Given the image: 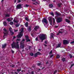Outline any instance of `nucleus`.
<instances>
[{
  "label": "nucleus",
  "mask_w": 74,
  "mask_h": 74,
  "mask_svg": "<svg viewBox=\"0 0 74 74\" xmlns=\"http://www.w3.org/2000/svg\"><path fill=\"white\" fill-rule=\"evenodd\" d=\"M52 51L51 50V52H50L49 53V54H50V55H51V54H52Z\"/></svg>",
  "instance_id": "obj_39"
},
{
  "label": "nucleus",
  "mask_w": 74,
  "mask_h": 74,
  "mask_svg": "<svg viewBox=\"0 0 74 74\" xmlns=\"http://www.w3.org/2000/svg\"><path fill=\"white\" fill-rule=\"evenodd\" d=\"M48 62L47 61L46 62V64H48Z\"/></svg>",
  "instance_id": "obj_61"
},
{
  "label": "nucleus",
  "mask_w": 74,
  "mask_h": 74,
  "mask_svg": "<svg viewBox=\"0 0 74 74\" xmlns=\"http://www.w3.org/2000/svg\"><path fill=\"white\" fill-rule=\"evenodd\" d=\"M10 14H5V17H10Z\"/></svg>",
  "instance_id": "obj_16"
},
{
  "label": "nucleus",
  "mask_w": 74,
  "mask_h": 74,
  "mask_svg": "<svg viewBox=\"0 0 74 74\" xmlns=\"http://www.w3.org/2000/svg\"><path fill=\"white\" fill-rule=\"evenodd\" d=\"M36 4H38L40 3V2L39 1H38V2H36Z\"/></svg>",
  "instance_id": "obj_46"
},
{
  "label": "nucleus",
  "mask_w": 74,
  "mask_h": 74,
  "mask_svg": "<svg viewBox=\"0 0 74 74\" xmlns=\"http://www.w3.org/2000/svg\"><path fill=\"white\" fill-rule=\"evenodd\" d=\"M62 3H60V4H58V6L59 7H60V5H62Z\"/></svg>",
  "instance_id": "obj_43"
},
{
  "label": "nucleus",
  "mask_w": 74,
  "mask_h": 74,
  "mask_svg": "<svg viewBox=\"0 0 74 74\" xmlns=\"http://www.w3.org/2000/svg\"><path fill=\"white\" fill-rule=\"evenodd\" d=\"M74 65V64H73L71 65V67H73V66Z\"/></svg>",
  "instance_id": "obj_42"
},
{
  "label": "nucleus",
  "mask_w": 74,
  "mask_h": 74,
  "mask_svg": "<svg viewBox=\"0 0 74 74\" xmlns=\"http://www.w3.org/2000/svg\"><path fill=\"white\" fill-rule=\"evenodd\" d=\"M3 30H4L3 33L4 34V35L3 36V38H5V36H7V35L8 31H7L6 30V29H5V28H4Z\"/></svg>",
  "instance_id": "obj_5"
},
{
  "label": "nucleus",
  "mask_w": 74,
  "mask_h": 74,
  "mask_svg": "<svg viewBox=\"0 0 74 74\" xmlns=\"http://www.w3.org/2000/svg\"><path fill=\"white\" fill-rule=\"evenodd\" d=\"M45 44H47V41H45Z\"/></svg>",
  "instance_id": "obj_51"
},
{
  "label": "nucleus",
  "mask_w": 74,
  "mask_h": 74,
  "mask_svg": "<svg viewBox=\"0 0 74 74\" xmlns=\"http://www.w3.org/2000/svg\"><path fill=\"white\" fill-rule=\"evenodd\" d=\"M48 19L49 21V22H50V23L51 25H52V18H51V17H49L48 18Z\"/></svg>",
  "instance_id": "obj_9"
},
{
  "label": "nucleus",
  "mask_w": 74,
  "mask_h": 74,
  "mask_svg": "<svg viewBox=\"0 0 74 74\" xmlns=\"http://www.w3.org/2000/svg\"><path fill=\"white\" fill-rule=\"evenodd\" d=\"M29 32L31 31V27H29V28L28 29Z\"/></svg>",
  "instance_id": "obj_29"
},
{
  "label": "nucleus",
  "mask_w": 74,
  "mask_h": 74,
  "mask_svg": "<svg viewBox=\"0 0 74 74\" xmlns=\"http://www.w3.org/2000/svg\"><path fill=\"white\" fill-rule=\"evenodd\" d=\"M37 65H38V66H40L41 65V63H38Z\"/></svg>",
  "instance_id": "obj_40"
},
{
  "label": "nucleus",
  "mask_w": 74,
  "mask_h": 74,
  "mask_svg": "<svg viewBox=\"0 0 74 74\" xmlns=\"http://www.w3.org/2000/svg\"><path fill=\"white\" fill-rule=\"evenodd\" d=\"M53 36H54V34H52V33L51 34V38H53Z\"/></svg>",
  "instance_id": "obj_20"
},
{
  "label": "nucleus",
  "mask_w": 74,
  "mask_h": 74,
  "mask_svg": "<svg viewBox=\"0 0 74 74\" xmlns=\"http://www.w3.org/2000/svg\"><path fill=\"white\" fill-rule=\"evenodd\" d=\"M42 22L43 23H45L46 24L48 23V21H47V20L45 18H44L42 20Z\"/></svg>",
  "instance_id": "obj_8"
},
{
  "label": "nucleus",
  "mask_w": 74,
  "mask_h": 74,
  "mask_svg": "<svg viewBox=\"0 0 74 74\" xmlns=\"http://www.w3.org/2000/svg\"><path fill=\"white\" fill-rule=\"evenodd\" d=\"M50 15H52V16H54V14L53 13H50Z\"/></svg>",
  "instance_id": "obj_35"
},
{
  "label": "nucleus",
  "mask_w": 74,
  "mask_h": 74,
  "mask_svg": "<svg viewBox=\"0 0 74 74\" xmlns=\"http://www.w3.org/2000/svg\"><path fill=\"white\" fill-rule=\"evenodd\" d=\"M38 51H41V49H38Z\"/></svg>",
  "instance_id": "obj_62"
},
{
  "label": "nucleus",
  "mask_w": 74,
  "mask_h": 74,
  "mask_svg": "<svg viewBox=\"0 0 74 74\" xmlns=\"http://www.w3.org/2000/svg\"><path fill=\"white\" fill-rule=\"evenodd\" d=\"M61 45V43H60L58 44V46H57V48H59L60 47V45Z\"/></svg>",
  "instance_id": "obj_18"
},
{
  "label": "nucleus",
  "mask_w": 74,
  "mask_h": 74,
  "mask_svg": "<svg viewBox=\"0 0 74 74\" xmlns=\"http://www.w3.org/2000/svg\"><path fill=\"white\" fill-rule=\"evenodd\" d=\"M36 53L38 55H41V53H40V52H37Z\"/></svg>",
  "instance_id": "obj_34"
},
{
  "label": "nucleus",
  "mask_w": 74,
  "mask_h": 74,
  "mask_svg": "<svg viewBox=\"0 0 74 74\" xmlns=\"http://www.w3.org/2000/svg\"><path fill=\"white\" fill-rule=\"evenodd\" d=\"M25 6H26V7H28V6H29V5H26Z\"/></svg>",
  "instance_id": "obj_53"
},
{
  "label": "nucleus",
  "mask_w": 74,
  "mask_h": 74,
  "mask_svg": "<svg viewBox=\"0 0 74 74\" xmlns=\"http://www.w3.org/2000/svg\"><path fill=\"white\" fill-rule=\"evenodd\" d=\"M14 22H16V23H17V22H18V20H15V19H14Z\"/></svg>",
  "instance_id": "obj_30"
},
{
  "label": "nucleus",
  "mask_w": 74,
  "mask_h": 74,
  "mask_svg": "<svg viewBox=\"0 0 74 74\" xmlns=\"http://www.w3.org/2000/svg\"><path fill=\"white\" fill-rule=\"evenodd\" d=\"M65 21H66V22H67L68 23H70V21L67 19H65Z\"/></svg>",
  "instance_id": "obj_17"
},
{
  "label": "nucleus",
  "mask_w": 74,
  "mask_h": 74,
  "mask_svg": "<svg viewBox=\"0 0 74 74\" xmlns=\"http://www.w3.org/2000/svg\"><path fill=\"white\" fill-rule=\"evenodd\" d=\"M25 19L26 21H29V18L27 17L25 18Z\"/></svg>",
  "instance_id": "obj_28"
},
{
  "label": "nucleus",
  "mask_w": 74,
  "mask_h": 74,
  "mask_svg": "<svg viewBox=\"0 0 74 74\" xmlns=\"http://www.w3.org/2000/svg\"><path fill=\"white\" fill-rule=\"evenodd\" d=\"M33 1H35V0H32Z\"/></svg>",
  "instance_id": "obj_64"
},
{
  "label": "nucleus",
  "mask_w": 74,
  "mask_h": 74,
  "mask_svg": "<svg viewBox=\"0 0 74 74\" xmlns=\"http://www.w3.org/2000/svg\"><path fill=\"white\" fill-rule=\"evenodd\" d=\"M7 21H8V22H11V20L10 19V18H8L7 19Z\"/></svg>",
  "instance_id": "obj_19"
},
{
  "label": "nucleus",
  "mask_w": 74,
  "mask_h": 74,
  "mask_svg": "<svg viewBox=\"0 0 74 74\" xmlns=\"http://www.w3.org/2000/svg\"><path fill=\"white\" fill-rule=\"evenodd\" d=\"M63 44L64 45L66 44H67L69 43V41L68 40H64L63 42Z\"/></svg>",
  "instance_id": "obj_7"
},
{
  "label": "nucleus",
  "mask_w": 74,
  "mask_h": 74,
  "mask_svg": "<svg viewBox=\"0 0 74 74\" xmlns=\"http://www.w3.org/2000/svg\"><path fill=\"white\" fill-rule=\"evenodd\" d=\"M22 72H25V71L24 70H23V71H22Z\"/></svg>",
  "instance_id": "obj_56"
},
{
  "label": "nucleus",
  "mask_w": 74,
  "mask_h": 74,
  "mask_svg": "<svg viewBox=\"0 0 74 74\" xmlns=\"http://www.w3.org/2000/svg\"><path fill=\"white\" fill-rule=\"evenodd\" d=\"M10 19L11 21H12V19H13V18H10Z\"/></svg>",
  "instance_id": "obj_54"
},
{
  "label": "nucleus",
  "mask_w": 74,
  "mask_h": 74,
  "mask_svg": "<svg viewBox=\"0 0 74 74\" xmlns=\"http://www.w3.org/2000/svg\"><path fill=\"white\" fill-rule=\"evenodd\" d=\"M20 34L17 36L18 38H21L23 36V28H22L20 30Z\"/></svg>",
  "instance_id": "obj_2"
},
{
  "label": "nucleus",
  "mask_w": 74,
  "mask_h": 74,
  "mask_svg": "<svg viewBox=\"0 0 74 74\" xmlns=\"http://www.w3.org/2000/svg\"><path fill=\"white\" fill-rule=\"evenodd\" d=\"M3 1H4V0H2L1 2H3Z\"/></svg>",
  "instance_id": "obj_60"
},
{
  "label": "nucleus",
  "mask_w": 74,
  "mask_h": 74,
  "mask_svg": "<svg viewBox=\"0 0 74 74\" xmlns=\"http://www.w3.org/2000/svg\"><path fill=\"white\" fill-rule=\"evenodd\" d=\"M25 40L27 41V42L30 41V40L29 39V37H28V36H25Z\"/></svg>",
  "instance_id": "obj_10"
},
{
  "label": "nucleus",
  "mask_w": 74,
  "mask_h": 74,
  "mask_svg": "<svg viewBox=\"0 0 74 74\" xmlns=\"http://www.w3.org/2000/svg\"><path fill=\"white\" fill-rule=\"evenodd\" d=\"M30 48H31V47H29V49H30Z\"/></svg>",
  "instance_id": "obj_63"
},
{
  "label": "nucleus",
  "mask_w": 74,
  "mask_h": 74,
  "mask_svg": "<svg viewBox=\"0 0 74 74\" xmlns=\"http://www.w3.org/2000/svg\"><path fill=\"white\" fill-rule=\"evenodd\" d=\"M35 40H36V41H37L38 40V38H36L35 39Z\"/></svg>",
  "instance_id": "obj_49"
},
{
  "label": "nucleus",
  "mask_w": 74,
  "mask_h": 74,
  "mask_svg": "<svg viewBox=\"0 0 74 74\" xmlns=\"http://www.w3.org/2000/svg\"><path fill=\"white\" fill-rule=\"evenodd\" d=\"M32 74H34V72H32Z\"/></svg>",
  "instance_id": "obj_57"
},
{
  "label": "nucleus",
  "mask_w": 74,
  "mask_h": 74,
  "mask_svg": "<svg viewBox=\"0 0 74 74\" xmlns=\"http://www.w3.org/2000/svg\"><path fill=\"white\" fill-rule=\"evenodd\" d=\"M65 60H66V59H65V58H63L62 59V60L63 62H64Z\"/></svg>",
  "instance_id": "obj_33"
},
{
  "label": "nucleus",
  "mask_w": 74,
  "mask_h": 74,
  "mask_svg": "<svg viewBox=\"0 0 74 74\" xmlns=\"http://www.w3.org/2000/svg\"><path fill=\"white\" fill-rule=\"evenodd\" d=\"M21 71V69L17 70V72L18 73H19V71Z\"/></svg>",
  "instance_id": "obj_36"
},
{
  "label": "nucleus",
  "mask_w": 74,
  "mask_h": 74,
  "mask_svg": "<svg viewBox=\"0 0 74 74\" xmlns=\"http://www.w3.org/2000/svg\"><path fill=\"white\" fill-rule=\"evenodd\" d=\"M69 56H70L71 58L73 57V56H72V55L71 54L69 55Z\"/></svg>",
  "instance_id": "obj_41"
},
{
  "label": "nucleus",
  "mask_w": 74,
  "mask_h": 74,
  "mask_svg": "<svg viewBox=\"0 0 74 74\" xmlns=\"http://www.w3.org/2000/svg\"><path fill=\"white\" fill-rule=\"evenodd\" d=\"M25 25L26 27H27L28 26V23L26 22Z\"/></svg>",
  "instance_id": "obj_22"
},
{
  "label": "nucleus",
  "mask_w": 74,
  "mask_h": 74,
  "mask_svg": "<svg viewBox=\"0 0 74 74\" xmlns=\"http://www.w3.org/2000/svg\"><path fill=\"white\" fill-rule=\"evenodd\" d=\"M56 57H57V58L58 59H59V58H60V56H59V55H57Z\"/></svg>",
  "instance_id": "obj_32"
},
{
  "label": "nucleus",
  "mask_w": 74,
  "mask_h": 74,
  "mask_svg": "<svg viewBox=\"0 0 74 74\" xmlns=\"http://www.w3.org/2000/svg\"><path fill=\"white\" fill-rule=\"evenodd\" d=\"M30 55L31 56H33V55H34V54H33V53H30Z\"/></svg>",
  "instance_id": "obj_38"
},
{
  "label": "nucleus",
  "mask_w": 74,
  "mask_h": 74,
  "mask_svg": "<svg viewBox=\"0 0 74 74\" xmlns=\"http://www.w3.org/2000/svg\"><path fill=\"white\" fill-rule=\"evenodd\" d=\"M16 0H14V3H16Z\"/></svg>",
  "instance_id": "obj_58"
},
{
  "label": "nucleus",
  "mask_w": 74,
  "mask_h": 74,
  "mask_svg": "<svg viewBox=\"0 0 74 74\" xmlns=\"http://www.w3.org/2000/svg\"><path fill=\"white\" fill-rule=\"evenodd\" d=\"M3 24L4 26H7V23H6V22H5V21H4L3 23Z\"/></svg>",
  "instance_id": "obj_21"
},
{
  "label": "nucleus",
  "mask_w": 74,
  "mask_h": 74,
  "mask_svg": "<svg viewBox=\"0 0 74 74\" xmlns=\"http://www.w3.org/2000/svg\"><path fill=\"white\" fill-rule=\"evenodd\" d=\"M38 54L37 53H35L34 55V57H37Z\"/></svg>",
  "instance_id": "obj_25"
},
{
  "label": "nucleus",
  "mask_w": 74,
  "mask_h": 74,
  "mask_svg": "<svg viewBox=\"0 0 74 74\" xmlns=\"http://www.w3.org/2000/svg\"><path fill=\"white\" fill-rule=\"evenodd\" d=\"M56 72H57V70H56L55 71L54 73V74H55V73H56Z\"/></svg>",
  "instance_id": "obj_47"
},
{
  "label": "nucleus",
  "mask_w": 74,
  "mask_h": 74,
  "mask_svg": "<svg viewBox=\"0 0 74 74\" xmlns=\"http://www.w3.org/2000/svg\"><path fill=\"white\" fill-rule=\"evenodd\" d=\"M12 53H14V51L12 50Z\"/></svg>",
  "instance_id": "obj_48"
},
{
  "label": "nucleus",
  "mask_w": 74,
  "mask_h": 74,
  "mask_svg": "<svg viewBox=\"0 0 74 74\" xmlns=\"http://www.w3.org/2000/svg\"><path fill=\"white\" fill-rule=\"evenodd\" d=\"M19 25L20 24H15V26L16 27H18Z\"/></svg>",
  "instance_id": "obj_23"
},
{
  "label": "nucleus",
  "mask_w": 74,
  "mask_h": 74,
  "mask_svg": "<svg viewBox=\"0 0 74 74\" xmlns=\"http://www.w3.org/2000/svg\"><path fill=\"white\" fill-rule=\"evenodd\" d=\"M10 24L12 25H13V24H14V23H13V22H11L10 23Z\"/></svg>",
  "instance_id": "obj_37"
},
{
  "label": "nucleus",
  "mask_w": 74,
  "mask_h": 74,
  "mask_svg": "<svg viewBox=\"0 0 74 74\" xmlns=\"http://www.w3.org/2000/svg\"><path fill=\"white\" fill-rule=\"evenodd\" d=\"M33 31L32 32H31V34L32 35V37H33V34H34V33H33Z\"/></svg>",
  "instance_id": "obj_27"
},
{
  "label": "nucleus",
  "mask_w": 74,
  "mask_h": 74,
  "mask_svg": "<svg viewBox=\"0 0 74 74\" xmlns=\"http://www.w3.org/2000/svg\"><path fill=\"white\" fill-rule=\"evenodd\" d=\"M57 21L58 22H60V21H62V18H57Z\"/></svg>",
  "instance_id": "obj_12"
},
{
  "label": "nucleus",
  "mask_w": 74,
  "mask_h": 74,
  "mask_svg": "<svg viewBox=\"0 0 74 74\" xmlns=\"http://www.w3.org/2000/svg\"><path fill=\"white\" fill-rule=\"evenodd\" d=\"M55 15H57V16L58 15H59V13H58L57 12H55Z\"/></svg>",
  "instance_id": "obj_26"
},
{
  "label": "nucleus",
  "mask_w": 74,
  "mask_h": 74,
  "mask_svg": "<svg viewBox=\"0 0 74 74\" xmlns=\"http://www.w3.org/2000/svg\"><path fill=\"white\" fill-rule=\"evenodd\" d=\"M64 31V30L62 29H60L59 31V33L57 34V35H59L60 34H62V33Z\"/></svg>",
  "instance_id": "obj_6"
},
{
  "label": "nucleus",
  "mask_w": 74,
  "mask_h": 74,
  "mask_svg": "<svg viewBox=\"0 0 74 74\" xmlns=\"http://www.w3.org/2000/svg\"><path fill=\"white\" fill-rule=\"evenodd\" d=\"M53 24L54 25V23L55 22V18H53Z\"/></svg>",
  "instance_id": "obj_31"
},
{
  "label": "nucleus",
  "mask_w": 74,
  "mask_h": 74,
  "mask_svg": "<svg viewBox=\"0 0 74 74\" xmlns=\"http://www.w3.org/2000/svg\"><path fill=\"white\" fill-rule=\"evenodd\" d=\"M15 74H18V73H16V72H15Z\"/></svg>",
  "instance_id": "obj_59"
},
{
  "label": "nucleus",
  "mask_w": 74,
  "mask_h": 74,
  "mask_svg": "<svg viewBox=\"0 0 74 74\" xmlns=\"http://www.w3.org/2000/svg\"><path fill=\"white\" fill-rule=\"evenodd\" d=\"M52 56H53V55H51V56L50 58H52Z\"/></svg>",
  "instance_id": "obj_52"
},
{
  "label": "nucleus",
  "mask_w": 74,
  "mask_h": 74,
  "mask_svg": "<svg viewBox=\"0 0 74 74\" xmlns=\"http://www.w3.org/2000/svg\"><path fill=\"white\" fill-rule=\"evenodd\" d=\"M16 37L15 36H14L13 37V39H15V38Z\"/></svg>",
  "instance_id": "obj_55"
},
{
  "label": "nucleus",
  "mask_w": 74,
  "mask_h": 74,
  "mask_svg": "<svg viewBox=\"0 0 74 74\" xmlns=\"http://www.w3.org/2000/svg\"><path fill=\"white\" fill-rule=\"evenodd\" d=\"M18 29L17 30H14V32H18Z\"/></svg>",
  "instance_id": "obj_45"
},
{
  "label": "nucleus",
  "mask_w": 74,
  "mask_h": 74,
  "mask_svg": "<svg viewBox=\"0 0 74 74\" xmlns=\"http://www.w3.org/2000/svg\"><path fill=\"white\" fill-rule=\"evenodd\" d=\"M18 3H20L21 2V0H17Z\"/></svg>",
  "instance_id": "obj_44"
},
{
  "label": "nucleus",
  "mask_w": 74,
  "mask_h": 74,
  "mask_svg": "<svg viewBox=\"0 0 74 74\" xmlns=\"http://www.w3.org/2000/svg\"><path fill=\"white\" fill-rule=\"evenodd\" d=\"M53 5L52 4H50L49 5V6L50 8H52V7H53Z\"/></svg>",
  "instance_id": "obj_24"
},
{
  "label": "nucleus",
  "mask_w": 74,
  "mask_h": 74,
  "mask_svg": "<svg viewBox=\"0 0 74 74\" xmlns=\"http://www.w3.org/2000/svg\"><path fill=\"white\" fill-rule=\"evenodd\" d=\"M9 30H10V32H11V33H12V34H14V32H12V31L13 30H12V28H11V27H10L9 28Z\"/></svg>",
  "instance_id": "obj_13"
},
{
  "label": "nucleus",
  "mask_w": 74,
  "mask_h": 74,
  "mask_svg": "<svg viewBox=\"0 0 74 74\" xmlns=\"http://www.w3.org/2000/svg\"><path fill=\"white\" fill-rule=\"evenodd\" d=\"M55 27L56 28L58 27V26H55Z\"/></svg>",
  "instance_id": "obj_50"
},
{
  "label": "nucleus",
  "mask_w": 74,
  "mask_h": 74,
  "mask_svg": "<svg viewBox=\"0 0 74 74\" xmlns=\"http://www.w3.org/2000/svg\"><path fill=\"white\" fill-rule=\"evenodd\" d=\"M16 8L17 9H20V8H22V5L21 4L18 5L16 6Z\"/></svg>",
  "instance_id": "obj_11"
},
{
  "label": "nucleus",
  "mask_w": 74,
  "mask_h": 74,
  "mask_svg": "<svg viewBox=\"0 0 74 74\" xmlns=\"http://www.w3.org/2000/svg\"><path fill=\"white\" fill-rule=\"evenodd\" d=\"M46 35L45 34H41L39 36V38L40 40H44L45 39H46Z\"/></svg>",
  "instance_id": "obj_3"
},
{
  "label": "nucleus",
  "mask_w": 74,
  "mask_h": 74,
  "mask_svg": "<svg viewBox=\"0 0 74 74\" xmlns=\"http://www.w3.org/2000/svg\"><path fill=\"white\" fill-rule=\"evenodd\" d=\"M6 46H7L6 44H5L2 45V48H5V47H6Z\"/></svg>",
  "instance_id": "obj_14"
},
{
  "label": "nucleus",
  "mask_w": 74,
  "mask_h": 74,
  "mask_svg": "<svg viewBox=\"0 0 74 74\" xmlns=\"http://www.w3.org/2000/svg\"><path fill=\"white\" fill-rule=\"evenodd\" d=\"M21 39H17L16 40L17 42L15 43L13 42V43L12 44V48H13L14 47L15 48H19V41H20Z\"/></svg>",
  "instance_id": "obj_1"
},
{
  "label": "nucleus",
  "mask_w": 74,
  "mask_h": 74,
  "mask_svg": "<svg viewBox=\"0 0 74 74\" xmlns=\"http://www.w3.org/2000/svg\"><path fill=\"white\" fill-rule=\"evenodd\" d=\"M38 28H39V27L38 26H35V27L34 29L35 30H36H36H37V29H38Z\"/></svg>",
  "instance_id": "obj_15"
},
{
  "label": "nucleus",
  "mask_w": 74,
  "mask_h": 74,
  "mask_svg": "<svg viewBox=\"0 0 74 74\" xmlns=\"http://www.w3.org/2000/svg\"><path fill=\"white\" fill-rule=\"evenodd\" d=\"M25 41V39H23L20 43V47L22 49L24 48V47L25 46V45H24V41Z\"/></svg>",
  "instance_id": "obj_4"
}]
</instances>
